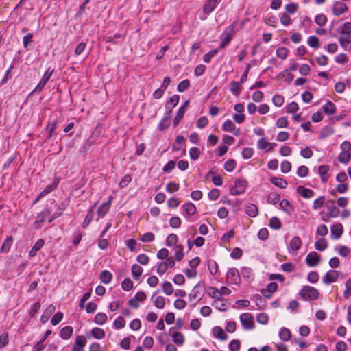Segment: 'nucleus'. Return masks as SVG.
<instances>
[{
    "instance_id": "obj_1",
    "label": "nucleus",
    "mask_w": 351,
    "mask_h": 351,
    "mask_svg": "<svg viewBox=\"0 0 351 351\" xmlns=\"http://www.w3.org/2000/svg\"><path fill=\"white\" fill-rule=\"evenodd\" d=\"M301 298L304 300H316L319 297V291L317 289L311 286H304L300 292Z\"/></svg>"
},
{
    "instance_id": "obj_2",
    "label": "nucleus",
    "mask_w": 351,
    "mask_h": 351,
    "mask_svg": "<svg viewBox=\"0 0 351 351\" xmlns=\"http://www.w3.org/2000/svg\"><path fill=\"white\" fill-rule=\"evenodd\" d=\"M240 321L245 330H252L254 328V317L248 313L240 315Z\"/></svg>"
},
{
    "instance_id": "obj_3",
    "label": "nucleus",
    "mask_w": 351,
    "mask_h": 351,
    "mask_svg": "<svg viewBox=\"0 0 351 351\" xmlns=\"http://www.w3.org/2000/svg\"><path fill=\"white\" fill-rule=\"evenodd\" d=\"M247 186V182L245 180L238 179L235 181L234 187L231 189V194L239 195L245 193Z\"/></svg>"
},
{
    "instance_id": "obj_4",
    "label": "nucleus",
    "mask_w": 351,
    "mask_h": 351,
    "mask_svg": "<svg viewBox=\"0 0 351 351\" xmlns=\"http://www.w3.org/2000/svg\"><path fill=\"white\" fill-rule=\"evenodd\" d=\"M179 102V96L174 95L171 97L165 104V108L168 110L167 112V118L170 117L172 109L177 106Z\"/></svg>"
},
{
    "instance_id": "obj_5",
    "label": "nucleus",
    "mask_w": 351,
    "mask_h": 351,
    "mask_svg": "<svg viewBox=\"0 0 351 351\" xmlns=\"http://www.w3.org/2000/svg\"><path fill=\"white\" fill-rule=\"evenodd\" d=\"M338 278V273L335 270H330L322 278V281L326 285L335 282Z\"/></svg>"
},
{
    "instance_id": "obj_6",
    "label": "nucleus",
    "mask_w": 351,
    "mask_h": 351,
    "mask_svg": "<svg viewBox=\"0 0 351 351\" xmlns=\"http://www.w3.org/2000/svg\"><path fill=\"white\" fill-rule=\"evenodd\" d=\"M319 256L315 252H311L306 258V263L310 267H314L319 263Z\"/></svg>"
},
{
    "instance_id": "obj_7",
    "label": "nucleus",
    "mask_w": 351,
    "mask_h": 351,
    "mask_svg": "<svg viewBox=\"0 0 351 351\" xmlns=\"http://www.w3.org/2000/svg\"><path fill=\"white\" fill-rule=\"evenodd\" d=\"M348 10V6L340 1H337L334 3L332 8V12L335 16H340Z\"/></svg>"
},
{
    "instance_id": "obj_8",
    "label": "nucleus",
    "mask_w": 351,
    "mask_h": 351,
    "mask_svg": "<svg viewBox=\"0 0 351 351\" xmlns=\"http://www.w3.org/2000/svg\"><path fill=\"white\" fill-rule=\"evenodd\" d=\"M189 101H187L179 108L177 114L173 120V125L177 126L180 120L183 118L185 112L188 108Z\"/></svg>"
},
{
    "instance_id": "obj_9",
    "label": "nucleus",
    "mask_w": 351,
    "mask_h": 351,
    "mask_svg": "<svg viewBox=\"0 0 351 351\" xmlns=\"http://www.w3.org/2000/svg\"><path fill=\"white\" fill-rule=\"evenodd\" d=\"M330 236L332 239H339L343 234V226L341 223L333 225L330 228Z\"/></svg>"
},
{
    "instance_id": "obj_10",
    "label": "nucleus",
    "mask_w": 351,
    "mask_h": 351,
    "mask_svg": "<svg viewBox=\"0 0 351 351\" xmlns=\"http://www.w3.org/2000/svg\"><path fill=\"white\" fill-rule=\"evenodd\" d=\"M169 333L173 338V341L178 346H182L184 343V337L181 332H175L173 328H171Z\"/></svg>"
},
{
    "instance_id": "obj_11",
    "label": "nucleus",
    "mask_w": 351,
    "mask_h": 351,
    "mask_svg": "<svg viewBox=\"0 0 351 351\" xmlns=\"http://www.w3.org/2000/svg\"><path fill=\"white\" fill-rule=\"evenodd\" d=\"M50 215L51 210L48 208L45 209L39 215H38L34 222L36 228H40V226H39V223L44 222Z\"/></svg>"
},
{
    "instance_id": "obj_12",
    "label": "nucleus",
    "mask_w": 351,
    "mask_h": 351,
    "mask_svg": "<svg viewBox=\"0 0 351 351\" xmlns=\"http://www.w3.org/2000/svg\"><path fill=\"white\" fill-rule=\"evenodd\" d=\"M338 40L345 50L351 49V35H341L339 37Z\"/></svg>"
},
{
    "instance_id": "obj_13",
    "label": "nucleus",
    "mask_w": 351,
    "mask_h": 351,
    "mask_svg": "<svg viewBox=\"0 0 351 351\" xmlns=\"http://www.w3.org/2000/svg\"><path fill=\"white\" fill-rule=\"evenodd\" d=\"M86 343V339L84 336H77L73 346V351H81Z\"/></svg>"
},
{
    "instance_id": "obj_14",
    "label": "nucleus",
    "mask_w": 351,
    "mask_h": 351,
    "mask_svg": "<svg viewBox=\"0 0 351 351\" xmlns=\"http://www.w3.org/2000/svg\"><path fill=\"white\" fill-rule=\"evenodd\" d=\"M276 145L274 143H269L265 138H262L258 141L257 147L260 149L269 151Z\"/></svg>"
},
{
    "instance_id": "obj_15",
    "label": "nucleus",
    "mask_w": 351,
    "mask_h": 351,
    "mask_svg": "<svg viewBox=\"0 0 351 351\" xmlns=\"http://www.w3.org/2000/svg\"><path fill=\"white\" fill-rule=\"evenodd\" d=\"M302 245V241L299 237H294L290 241L288 250L290 252L298 250Z\"/></svg>"
},
{
    "instance_id": "obj_16",
    "label": "nucleus",
    "mask_w": 351,
    "mask_h": 351,
    "mask_svg": "<svg viewBox=\"0 0 351 351\" xmlns=\"http://www.w3.org/2000/svg\"><path fill=\"white\" fill-rule=\"evenodd\" d=\"M217 3L218 0H208L203 7V12L206 15H208L215 9L217 5Z\"/></svg>"
},
{
    "instance_id": "obj_17",
    "label": "nucleus",
    "mask_w": 351,
    "mask_h": 351,
    "mask_svg": "<svg viewBox=\"0 0 351 351\" xmlns=\"http://www.w3.org/2000/svg\"><path fill=\"white\" fill-rule=\"evenodd\" d=\"M297 192L300 193L304 198L309 199L312 197L315 193L310 189L305 188L303 186H299L297 188Z\"/></svg>"
},
{
    "instance_id": "obj_18",
    "label": "nucleus",
    "mask_w": 351,
    "mask_h": 351,
    "mask_svg": "<svg viewBox=\"0 0 351 351\" xmlns=\"http://www.w3.org/2000/svg\"><path fill=\"white\" fill-rule=\"evenodd\" d=\"M329 169L330 167L328 165H321L319 167L318 172L323 183H326L329 178V175L328 174Z\"/></svg>"
},
{
    "instance_id": "obj_19",
    "label": "nucleus",
    "mask_w": 351,
    "mask_h": 351,
    "mask_svg": "<svg viewBox=\"0 0 351 351\" xmlns=\"http://www.w3.org/2000/svg\"><path fill=\"white\" fill-rule=\"evenodd\" d=\"M45 241L43 239H38L34 246L32 247L31 250L29 252V256L32 258L36 255L38 251H39L44 245Z\"/></svg>"
},
{
    "instance_id": "obj_20",
    "label": "nucleus",
    "mask_w": 351,
    "mask_h": 351,
    "mask_svg": "<svg viewBox=\"0 0 351 351\" xmlns=\"http://www.w3.org/2000/svg\"><path fill=\"white\" fill-rule=\"evenodd\" d=\"M246 214L250 217H255L258 214V207L254 204H248L245 207Z\"/></svg>"
},
{
    "instance_id": "obj_21",
    "label": "nucleus",
    "mask_w": 351,
    "mask_h": 351,
    "mask_svg": "<svg viewBox=\"0 0 351 351\" xmlns=\"http://www.w3.org/2000/svg\"><path fill=\"white\" fill-rule=\"evenodd\" d=\"M56 307L53 304L49 305L41 316V322L46 323L48 321L49 316L54 313Z\"/></svg>"
},
{
    "instance_id": "obj_22",
    "label": "nucleus",
    "mask_w": 351,
    "mask_h": 351,
    "mask_svg": "<svg viewBox=\"0 0 351 351\" xmlns=\"http://www.w3.org/2000/svg\"><path fill=\"white\" fill-rule=\"evenodd\" d=\"M212 306L221 311H225L228 308L227 302L223 301V300L221 298L215 300L213 302Z\"/></svg>"
},
{
    "instance_id": "obj_23",
    "label": "nucleus",
    "mask_w": 351,
    "mask_h": 351,
    "mask_svg": "<svg viewBox=\"0 0 351 351\" xmlns=\"http://www.w3.org/2000/svg\"><path fill=\"white\" fill-rule=\"evenodd\" d=\"M131 272L133 278L135 280H138L143 274V268L140 265L134 264L132 266Z\"/></svg>"
},
{
    "instance_id": "obj_24",
    "label": "nucleus",
    "mask_w": 351,
    "mask_h": 351,
    "mask_svg": "<svg viewBox=\"0 0 351 351\" xmlns=\"http://www.w3.org/2000/svg\"><path fill=\"white\" fill-rule=\"evenodd\" d=\"M232 30L230 29L229 31L226 30L223 33V38H222L221 43L220 44L219 47L221 49L224 48L232 40Z\"/></svg>"
},
{
    "instance_id": "obj_25",
    "label": "nucleus",
    "mask_w": 351,
    "mask_h": 351,
    "mask_svg": "<svg viewBox=\"0 0 351 351\" xmlns=\"http://www.w3.org/2000/svg\"><path fill=\"white\" fill-rule=\"evenodd\" d=\"M241 83L240 82H232L230 91L235 96H239L241 92Z\"/></svg>"
},
{
    "instance_id": "obj_26",
    "label": "nucleus",
    "mask_w": 351,
    "mask_h": 351,
    "mask_svg": "<svg viewBox=\"0 0 351 351\" xmlns=\"http://www.w3.org/2000/svg\"><path fill=\"white\" fill-rule=\"evenodd\" d=\"M182 208L185 214L188 216L194 215L197 211L195 205L190 202L184 204Z\"/></svg>"
},
{
    "instance_id": "obj_27",
    "label": "nucleus",
    "mask_w": 351,
    "mask_h": 351,
    "mask_svg": "<svg viewBox=\"0 0 351 351\" xmlns=\"http://www.w3.org/2000/svg\"><path fill=\"white\" fill-rule=\"evenodd\" d=\"M213 334L216 338L221 340H226L228 338L227 335L224 333L223 329L219 326H215L213 329Z\"/></svg>"
},
{
    "instance_id": "obj_28",
    "label": "nucleus",
    "mask_w": 351,
    "mask_h": 351,
    "mask_svg": "<svg viewBox=\"0 0 351 351\" xmlns=\"http://www.w3.org/2000/svg\"><path fill=\"white\" fill-rule=\"evenodd\" d=\"M110 206V201L102 204L97 210V215L99 217H104L108 213Z\"/></svg>"
},
{
    "instance_id": "obj_29",
    "label": "nucleus",
    "mask_w": 351,
    "mask_h": 351,
    "mask_svg": "<svg viewBox=\"0 0 351 351\" xmlns=\"http://www.w3.org/2000/svg\"><path fill=\"white\" fill-rule=\"evenodd\" d=\"M270 181L273 184L281 189H285L287 186V182L281 178H271Z\"/></svg>"
},
{
    "instance_id": "obj_30",
    "label": "nucleus",
    "mask_w": 351,
    "mask_h": 351,
    "mask_svg": "<svg viewBox=\"0 0 351 351\" xmlns=\"http://www.w3.org/2000/svg\"><path fill=\"white\" fill-rule=\"evenodd\" d=\"M323 110L324 112L329 115L333 114L335 113L336 111V107L335 104L331 101H328L324 106H323Z\"/></svg>"
},
{
    "instance_id": "obj_31",
    "label": "nucleus",
    "mask_w": 351,
    "mask_h": 351,
    "mask_svg": "<svg viewBox=\"0 0 351 351\" xmlns=\"http://www.w3.org/2000/svg\"><path fill=\"white\" fill-rule=\"evenodd\" d=\"M95 206V204H94L88 210L86 217H85V219L82 223V227L83 228H86L90 223V222L92 221L93 219V209Z\"/></svg>"
},
{
    "instance_id": "obj_32",
    "label": "nucleus",
    "mask_w": 351,
    "mask_h": 351,
    "mask_svg": "<svg viewBox=\"0 0 351 351\" xmlns=\"http://www.w3.org/2000/svg\"><path fill=\"white\" fill-rule=\"evenodd\" d=\"M90 332L92 336L97 339H101L105 337V331L100 328H94Z\"/></svg>"
},
{
    "instance_id": "obj_33",
    "label": "nucleus",
    "mask_w": 351,
    "mask_h": 351,
    "mask_svg": "<svg viewBox=\"0 0 351 351\" xmlns=\"http://www.w3.org/2000/svg\"><path fill=\"white\" fill-rule=\"evenodd\" d=\"M351 158V153L350 152H341L339 156H338V160L343 164H347L349 162Z\"/></svg>"
},
{
    "instance_id": "obj_34",
    "label": "nucleus",
    "mask_w": 351,
    "mask_h": 351,
    "mask_svg": "<svg viewBox=\"0 0 351 351\" xmlns=\"http://www.w3.org/2000/svg\"><path fill=\"white\" fill-rule=\"evenodd\" d=\"M73 333V328L71 326H65L62 328L60 330V337L62 339H69Z\"/></svg>"
},
{
    "instance_id": "obj_35",
    "label": "nucleus",
    "mask_w": 351,
    "mask_h": 351,
    "mask_svg": "<svg viewBox=\"0 0 351 351\" xmlns=\"http://www.w3.org/2000/svg\"><path fill=\"white\" fill-rule=\"evenodd\" d=\"M112 274L107 270L103 271L100 275V280L104 284H108L112 280Z\"/></svg>"
},
{
    "instance_id": "obj_36",
    "label": "nucleus",
    "mask_w": 351,
    "mask_h": 351,
    "mask_svg": "<svg viewBox=\"0 0 351 351\" xmlns=\"http://www.w3.org/2000/svg\"><path fill=\"white\" fill-rule=\"evenodd\" d=\"M227 277L231 278L234 282H237L240 278L239 271L236 268L230 269L227 273Z\"/></svg>"
},
{
    "instance_id": "obj_37",
    "label": "nucleus",
    "mask_w": 351,
    "mask_h": 351,
    "mask_svg": "<svg viewBox=\"0 0 351 351\" xmlns=\"http://www.w3.org/2000/svg\"><path fill=\"white\" fill-rule=\"evenodd\" d=\"M222 128L224 131L233 132L235 130L236 126L231 120L228 119L223 123Z\"/></svg>"
},
{
    "instance_id": "obj_38",
    "label": "nucleus",
    "mask_w": 351,
    "mask_h": 351,
    "mask_svg": "<svg viewBox=\"0 0 351 351\" xmlns=\"http://www.w3.org/2000/svg\"><path fill=\"white\" fill-rule=\"evenodd\" d=\"M269 226L274 230H278L281 228L282 223L276 217H273L269 220Z\"/></svg>"
},
{
    "instance_id": "obj_39",
    "label": "nucleus",
    "mask_w": 351,
    "mask_h": 351,
    "mask_svg": "<svg viewBox=\"0 0 351 351\" xmlns=\"http://www.w3.org/2000/svg\"><path fill=\"white\" fill-rule=\"evenodd\" d=\"M12 241H13L12 237H8L1 246V251L2 252H8L11 247Z\"/></svg>"
},
{
    "instance_id": "obj_40",
    "label": "nucleus",
    "mask_w": 351,
    "mask_h": 351,
    "mask_svg": "<svg viewBox=\"0 0 351 351\" xmlns=\"http://www.w3.org/2000/svg\"><path fill=\"white\" fill-rule=\"evenodd\" d=\"M328 246L327 241L325 239H319L317 242H315V247L316 250L319 251L324 250Z\"/></svg>"
},
{
    "instance_id": "obj_41",
    "label": "nucleus",
    "mask_w": 351,
    "mask_h": 351,
    "mask_svg": "<svg viewBox=\"0 0 351 351\" xmlns=\"http://www.w3.org/2000/svg\"><path fill=\"white\" fill-rule=\"evenodd\" d=\"M107 320V315L104 313H98L95 316V322L97 324L102 325L104 324Z\"/></svg>"
},
{
    "instance_id": "obj_42",
    "label": "nucleus",
    "mask_w": 351,
    "mask_h": 351,
    "mask_svg": "<svg viewBox=\"0 0 351 351\" xmlns=\"http://www.w3.org/2000/svg\"><path fill=\"white\" fill-rule=\"evenodd\" d=\"M279 337L282 341H288L291 338V332L289 329L283 328L280 330Z\"/></svg>"
},
{
    "instance_id": "obj_43",
    "label": "nucleus",
    "mask_w": 351,
    "mask_h": 351,
    "mask_svg": "<svg viewBox=\"0 0 351 351\" xmlns=\"http://www.w3.org/2000/svg\"><path fill=\"white\" fill-rule=\"evenodd\" d=\"M289 50L286 47H280L276 50V56L278 58L285 60L288 55Z\"/></svg>"
},
{
    "instance_id": "obj_44",
    "label": "nucleus",
    "mask_w": 351,
    "mask_h": 351,
    "mask_svg": "<svg viewBox=\"0 0 351 351\" xmlns=\"http://www.w3.org/2000/svg\"><path fill=\"white\" fill-rule=\"evenodd\" d=\"M307 43L308 45L311 47L318 48L319 47V39L315 36H309Z\"/></svg>"
},
{
    "instance_id": "obj_45",
    "label": "nucleus",
    "mask_w": 351,
    "mask_h": 351,
    "mask_svg": "<svg viewBox=\"0 0 351 351\" xmlns=\"http://www.w3.org/2000/svg\"><path fill=\"white\" fill-rule=\"evenodd\" d=\"M184 257V252L181 245H176L175 247V259L180 261Z\"/></svg>"
},
{
    "instance_id": "obj_46",
    "label": "nucleus",
    "mask_w": 351,
    "mask_h": 351,
    "mask_svg": "<svg viewBox=\"0 0 351 351\" xmlns=\"http://www.w3.org/2000/svg\"><path fill=\"white\" fill-rule=\"evenodd\" d=\"M168 269V264L167 262H160L158 263V268H157V273L158 275L162 276L163 274H165Z\"/></svg>"
},
{
    "instance_id": "obj_47",
    "label": "nucleus",
    "mask_w": 351,
    "mask_h": 351,
    "mask_svg": "<svg viewBox=\"0 0 351 351\" xmlns=\"http://www.w3.org/2000/svg\"><path fill=\"white\" fill-rule=\"evenodd\" d=\"M163 292L167 295H170L173 292V288L172 285L169 282H165L162 285Z\"/></svg>"
},
{
    "instance_id": "obj_48",
    "label": "nucleus",
    "mask_w": 351,
    "mask_h": 351,
    "mask_svg": "<svg viewBox=\"0 0 351 351\" xmlns=\"http://www.w3.org/2000/svg\"><path fill=\"white\" fill-rule=\"evenodd\" d=\"M341 34L342 35H351V23L350 22H346L343 23L341 29Z\"/></svg>"
},
{
    "instance_id": "obj_49",
    "label": "nucleus",
    "mask_w": 351,
    "mask_h": 351,
    "mask_svg": "<svg viewBox=\"0 0 351 351\" xmlns=\"http://www.w3.org/2000/svg\"><path fill=\"white\" fill-rule=\"evenodd\" d=\"M178 241V237L176 234H170L168 235L167 240H166V244L167 246H172L175 245L177 243Z\"/></svg>"
},
{
    "instance_id": "obj_50",
    "label": "nucleus",
    "mask_w": 351,
    "mask_h": 351,
    "mask_svg": "<svg viewBox=\"0 0 351 351\" xmlns=\"http://www.w3.org/2000/svg\"><path fill=\"white\" fill-rule=\"evenodd\" d=\"M186 139L184 136L179 135L176 137V143L173 145V149L174 150L178 151L181 149V147L179 145H181L185 142Z\"/></svg>"
},
{
    "instance_id": "obj_51",
    "label": "nucleus",
    "mask_w": 351,
    "mask_h": 351,
    "mask_svg": "<svg viewBox=\"0 0 351 351\" xmlns=\"http://www.w3.org/2000/svg\"><path fill=\"white\" fill-rule=\"evenodd\" d=\"M136 261L143 265H147L149 262V258L145 254H141L136 257Z\"/></svg>"
},
{
    "instance_id": "obj_52",
    "label": "nucleus",
    "mask_w": 351,
    "mask_h": 351,
    "mask_svg": "<svg viewBox=\"0 0 351 351\" xmlns=\"http://www.w3.org/2000/svg\"><path fill=\"white\" fill-rule=\"evenodd\" d=\"M190 82L188 80H184L180 82L178 85V90L179 92H184L189 88Z\"/></svg>"
},
{
    "instance_id": "obj_53",
    "label": "nucleus",
    "mask_w": 351,
    "mask_h": 351,
    "mask_svg": "<svg viewBox=\"0 0 351 351\" xmlns=\"http://www.w3.org/2000/svg\"><path fill=\"white\" fill-rule=\"evenodd\" d=\"M181 219L179 217H172L169 220V225L173 228H178L180 226Z\"/></svg>"
},
{
    "instance_id": "obj_54",
    "label": "nucleus",
    "mask_w": 351,
    "mask_h": 351,
    "mask_svg": "<svg viewBox=\"0 0 351 351\" xmlns=\"http://www.w3.org/2000/svg\"><path fill=\"white\" fill-rule=\"evenodd\" d=\"M121 287L123 290L128 291L132 289L133 282L129 278H125L122 282Z\"/></svg>"
},
{
    "instance_id": "obj_55",
    "label": "nucleus",
    "mask_w": 351,
    "mask_h": 351,
    "mask_svg": "<svg viewBox=\"0 0 351 351\" xmlns=\"http://www.w3.org/2000/svg\"><path fill=\"white\" fill-rule=\"evenodd\" d=\"M63 318V314L60 312L56 313L51 319V323L53 326L58 324Z\"/></svg>"
},
{
    "instance_id": "obj_56",
    "label": "nucleus",
    "mask_w": 351,
    "mask_h": 351,
    "mask_svg": "<svg viewBox=\"0 0 351 351\" xmlns=\"http://www.w3.org/2000/svg\"><path fill=\"white\" fill-rule=\"evenodd\" d=\"M113 324L115 328L120 329L125 327V322L123 317L120 316L114 320Z\"/></svg>"
},
{
    "instance_id": "obj_57",
    "label": "nucleus",
    "mask_w": 351,
    "mask_h": 351,
    "mask_svg": "<svg viewBox=\"0 0 351 351\" xmlns=\"http://www.w3.org/2000/svg\"><path fill=\"white\" fill-rule=\"evenodd\" d=\"M179 184L176 182H169L167 186H166V191L169 193H172L173 192L177 191L179 189Z\"/></svg>"
},
{
    "instance_id": "obj_58",
    "label": "nucleus",
    "mask_w": 351,
    "mask_h": 351,
    "mask_svg": "<svg viewBox=\"0 0 351 351\" xmlns=\"http://www.w3.org/2000/svg\"><path fill=\"white\" fill-rule=\"evenodd\" d=\"M325 202V198L324 196H320L317 199H316L314 202L313 207L315 210H317L323 206Z\"/></svg>"
},
{
    "instance_id": "obj_59",
    "label": "nucleus",
    "mask_w": 351,
    "mask_h": 351,
    "mask_svg": "<svg viewBox=\"0 0 351 351\" xmlns=\"http://www.w3.org/2000/svg\"><path fill=\"white\" fill-rule=\"evenodd\" d=\"M280 200V195L278 193H272L268 195L267 202L271 204H275Z\"/></svg>"
},
{
    "instance_id": "obj_60",
    "label": "nucleus",
    "mask_w": 351,
    "mask_h": 351,
    "mask_svg": "<svg viewBox=\"0 0 351 351\" xmlns=\"http://www.w3.org/2000/svg\"><path fill=\"white\" fill-rule=\"evenodd\" d=\"M273 104L278 107L282 106L284 103V97L280 95H276L272 98Z\"/></svg>"
},
{
    "instance_id": "obj_61",
    "label": "nucleus",
    "mask_w": 351,
    "mask_h": 351,
    "mask_svg": "<svg viewBox=\"0 0 351 351\" xmlns=\"http://www.w3.org/2000/svg\"><path fill=\"white\" fill-rule=\"evenodd\" d=\"M154 305L158 308H163L165 306V298L162 296H158L154 301Z\"/></svg>"
},
{
    "instance_id": "obj_62",
    "label": "nucleus",
    "mask_w": 351,
    "mask_h": 351,
    "mask_svg": "<svg viewBox=\"0 0 351 351\" xmlns=\"http://www.w3.org/2000/svg\"><path fill=\"white\" fill-rule=\"evenodd\" d=\"M235 166H236L235 160L233 159H231L225 162L224 169L227 171L230 172L235 168Z\"/></svg>"
},
{
    "instance_id": "obj_63",
    "label": "nucleus",
    "mask_w": 351,
    "mask_h": 351,
    "mask_svg": "<svg viewBox=\"0 0 351 351\" xmlns=\"http://www.w3.org/2000/svg\"><path fill=\"white\" fill-rule=\"evenodd\" d=\"M228 347L231 351H238L240 349V342L237 339L232 340Z\"/></svg>"
},
{
    "instance_id": "obj_64",
    "label": "nucleus",
    "mask_w": 351,
    "mask_h": 351,
    "mask_svg": "<svg viewBox=\"0 0 351 351\" xmlns=\"http://www.w3.org/2000/svg\"><path fill=\"white\" fill-rule=\"evenodd\" d=\"M351 295V278H349L346 282V290L343 296L348 299Z\"/></svg>"
}]
</instances>
